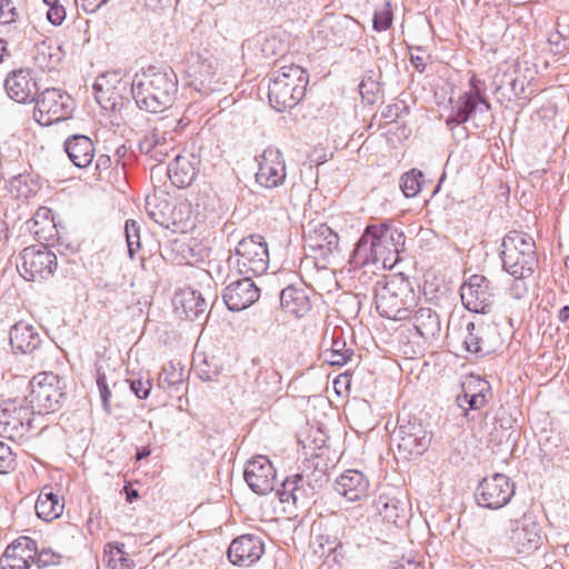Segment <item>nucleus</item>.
<instances>
[{
	"label": "nucleus",
	"mask_w": 569,
	"mask_h": 569,
	"mask_svg": "<svg viewBox=\"0 0 569 569\" xmlns=\"http://www.w3.org/2000/svg\"><path fill=\"white\" fill-rule=\"evenodd\" d=\"M410 62L418 72L423 73L426 71L427 61L425 57L410 52Z\"/></svg>",
	"instance_id": "64"
},
{
	"label": "nucleus",
	"mask_w": 569,
	"mask_h": 569,
	"mask_svg": "<svg viewBox=\"0 0 569 569\" xmlns=\"http://www.w3.org/2000/svg\"><path fill=\"white\" fill-rule=\"evenodd\" d=\"M63 149L73 166L80 169L89 167L94 159V143L86 134L76 133L68 137Z\"/></svg>",
	"instance_id": "30"
},
{
	"label": "nucleus",
	"mask_w": 569,
	"mask_h": 569,
	"mask_svg": "<svg viewBox=\"0 0 569 569\" xmlns=\"http://www.w3.org/2000/svg\"><path fill=\"white\" fill-rule=\"evenodd\" d=\"M468 87L469 89L456 100L449 99L451 111L446 119V126L450 129L467 122H471L477 129L486 127L488 113L491 111L487 84L476 73H472L468 80Z\"/></svg>",
	"instance_id": "3"
},
{
	"label": "nucleus",
	"mask_w": 569,
	"mask_h": 569,
	"mask_svg": "<svg viewBox=\"0 0 569 569\" xmlns=\"http://www.w3.org/2000/svg\"><path fill=\"white\" fill-rule=\"evenodd\" d=\"M279 383L280 376L276 370H268L262 368L258 370L254 379V386L259 392H273Z\"/></svg>",
	"instance_id": "48"
},
{
	"label": "nucleus",
	"mask_w": 569,
	"mask_h": 569,
	"mask_svg": "<svg viewBox=\"0 0 569 569\" xmlns=\"http://www.w3.org/2000/svg\"><path fill=\"white\" fill-rule=\"evenodd\" d=\"M369 480L359 470H347L341 473L335 481V490L349 501H359L368 497Z\"/></svg>",
	"instance_id": "28"
},
{
	"label": "nucleus",
	"mask_w": 569,
	"mask_h": 569,
	"mask_svg": "<svg viewBox=\"0 0 569 569\" xmlns=\"http://www.w3.org/2000/svg\"><path fill=\"white\" fill-rule=\"evenodd\" d=\"M428 427V422L416 416L398 417L397 427L391 433V445L397 447V459L410 461L428 450L432 439Z\"/></svg>",
	"instance_id": "7"
},
{
	"label": "nucleus",
	"mask_w": 569,
	"mask_h": 569,
	"mask_svg": "<svg viewBox=\"0 0 569 569\" xmlns=\"http://www.w3.org/2000/svg\"><path fill=\"white\" fill-rule=\"evenodd\" d=\"M29 393L23 401L34 415L46 416L59 411L68 400L66 385L52 372H41L27 382Z\"/></svg>",
	"instance_id": "6"
},
{
	"label": "nucleus",
	"mask_w": 569,
	"mask_h": 569,
	"mask_svg": "<svg viewBox=\"0 0 569 569\" xmlns=\"http://www.w3.org/2000/svg\"><path fill=\"white\" fill-rule=\"evenodd\" d=\"M33 561L38 569H44L49 567H57L62 563L64 556L51 547L42 545L41 547L36 541V550L32 552Z\"/></svg>",
	"instance_id": "45"
},
{
	"label": "nucleus",
	"mask_w": 569,
	"mask_h": 569,
	"mask_svg": "<svg viewBox=\"0 0 569 569\" xmlns=\"http://www.w3.org/2000/svg\"><path fill=\"white\" fill-rule=\"evenodd\" d=\"M542 528L530 508L509 519L507 536L518 553L531 555L542 545Z\"/></svg>",
	"instance_id": "9"
},
{
	"label": "nucleus",
	"mask_w": 569,
	"mask_h": 569,
	"mask_svg": "<svg viewBox=\"0 0 569 569\" xmlns=\"http://www.w3.org/2000/svg\"><path fill=\"white\" fill-rule=\"evenodd\" d=\"M36 550V540L21 536L13 540L0 558L1 569H30Z\"/></svg>",
	"instance_id": "26"
},
{
	"label": "nucleus",
	"mask_w": 569,
	"mask_h": 569,
	"mask_svg": "<svg viewBox=\"0 0 569 569\" xmlns=\"http://www.w3.org/2000/svg\"><path fill=\"white\" fill-rule=\"evenodd\" d=\"M264 553V542L260 536L244 533L232 539L228 550L227 558L238 567H250Z\"/></svg>",
	"instance_id": "22"
},
{
	"label": "nucleus",
	"mask_w": 569,
	"mask_h": 569,
	"mask_svg": "<svg viewBox=\"0 0 569 569\" xmlns=\"http://www.w3.org/2000/svg\"><path fill=\"white\" fill-rule=\"evenodd\" d=\"M372 507L388 522L397 525L398 520L403 518V505L399 499L388 493H381L373 499Z\"/></svg>",
	"instance_id": "39"
},
{
	"label": "nucleus",
	"mask_w": 569,
	"mask_h": 569,
	"mask_svg": "<svg viewBox=\"0 0 569 569\" xmlns=\"http://www.w3.org/2000/svg\"><path fill=\"white\" fill-rule=\"evenodd\" d=\"M243 478L249 488L259 496H266L276 490L277 471L266 456H254L247 461Z\"/></svg>",
	"instance_id": "19"
},
{
	"label": "nucleus",
	"mask_w": 569,
	"mask_h": 569,
	"mask_svg": "<svg viewBox=\"0 0 569 569\" xmlns=\"http://www.w3.org/2000/svg\"><path fill=\"white\" fill-rule=\"evenodd\" d=\"M387 569H418V563L410 559L402 558L400 561H391Z\"/></svg>",
	"instance_id": "61"
},
{
	"label": "nucleus",
	"mask_w": 569,
	"mask_h": 569,
	"mask_svg": "<svg viewBox=\"0 0 569 569\" xmlns=\"http://www.w3.org/2000/svg\"><path fill=\"white\" fill-rule=\"evenodd\" d=\"M199 164L200 160L192 154H177L168 166L171 183L180 189L191 186L199 173Z\"/></svg>",
	"instance_id": "29"
},
{
	"label": "nucleus",
	"mask_w": 569,
	"mask_h": 569,
	"mask_svg": "<svg viewBox=\"0 0 569 569\" xmlns=\"http://www.w3.org/2000/svg\"><path fill=\"white\" fill-rule=\"evenodd\" d=\"M361 99L367 104H375L381 92V84L373 78V71L365 76L359 84Z\"/></svg>",
	"instance_id": "46"
},
{
	"label": "nucleus",
	"mask_w": 569,
	"mask_h": 569,
	"mask_svg": "<svg viewBox=\"0 0 569 569\" xmlns=\"http://www.w3.org/2000/svg\"><path fill=\"white\" fill-rule=\"evenodd\" d=\"M254 276L230 274L229 283L222 291L223 302L229 311L239 312L251 307L260 297V289L253 281Z\"/></svg>",
	"instance_id": "17"
},
{
	"label": "nucleus",
	"mask_w": 569,
	"mask_h": 569,
	"mask_svg": "<svg viewBox=\"0 0 569 569\" xmlns=\"http://www.w3.org/2000/svg\"><path fill=\"white\" fill-rule=\"evenodd\" d=\"M32 231L38 240H50L53 237L54 220L53 211L48 207H40L30 220Z\"/></svg>",
	"instance_id": "42"
},
{
	"label": "nucleus",
	"mask_w": 569,
	"mask_h": 569,
	"mask_svg": "<svg viewBox=\"0 0 569 569\" xmlns=\"http://www.w3.org/2000/svg\"><path fill=\"white\" fill-rule=\"evenodd\" d=\"M17 269L27 281H42L53 276L57 269V256L43 244L24 248L19 256Z\"/></svg>",
	"instance_id": "13"
},
{
	"label": "nucleus",
	"mask_w": 569,
	"mask_h": 569,
	"mask_svg": "<svg viewBox=\"0 0 569 569\" xmlns=\"http://www.w3.org/2000/svg\"><path fill=\"white\" fill-rule=\"evenodd\" d=\"M33 116L43 126H51L70 119L76 109V100L66 90L47 88L38 94Z\"/></svg>",
	"instance_id": "10"
},
{
	"label": "nucleus",
	"mask_w": 569,
	"mask_h": 569,
	"mask_svg": "<svg viewBox=\"0 0 569 569\" xmlns=\"http://www.w3.org/2000/svg\"><path fill=\"white\" fill-rule=\"evenodd\" d=\"M162 133H163V139H160V141H158L157 147L150 157L151 159H153L154 161H157L159 163L163 162L166 160V158L169 156V152L173 150V146H172L173 137L170 136L168 138V134H170V132H168V130L162 131Z\"/></svg>",
	"instance_id": "55"
},
{
	"label": "nucleus",
	"mask_w": 569,
	"mask_h": 569,
	"mask_svg": "<svg viewBox=\"0 0 569 569\" xmlns=\"http://www.w3.org/2000/svg\"><path fill=\"white\" fill-rule=\"evenodd\" d=\"M515 492V482L505 473L496 472L479 482L475 491V499L478 506L497 510L508 505Z\"/></svg>",
	"instance_id": "15"
},
{
	"label": "nucleus",
	"mask_w": 569,
	"mask_h": 569,
	"mask_svg": "<svg viewBox=\"0 0 569 569\" xmlns=\"http://www.w3.org/2000/svg\"><path fill=\"white\" fill-rule=\"evenodd\" d=\"M128 383L131 392L140 400H144L150 396L152 389V382L149 373L146 376L142 373L132 375L124 381Z\"/></svg>",
	"instance_id": "49"
},
{
	"label": "nucleus",
	"mask_w": 569,
	"mask_h": 569,
	"mask_svg": "<svg viewBox=\"0 0 569 569\" xmlns=\"http://www.w3.org/2000/svg\"><path fill=\"white\" fill-rule=\"evenodd\" d=\"M33 410L23 401V397L0 401V429L3 433H8L10 439L22 438L33 430Z\"/></svg>",
	"instance_id": "14"
},
{
	"label": "nucleus",
	"mask_w": 569,
	"mask_h": 569,
	"mask_svg": "<svg viewBox=\"0 0 569 569\" xmlns=\"http://www.w3.org/2000/svg\"><path fill=\"white\" fill-rule=\"evenodd\" d=\"M256 181L267 189L283 184L287 172L282 152L274 147H268L260 156Z\"/></svg>",
	"instance_id": "21"
},
{
	"label": "nucleus",
	"mask_w": 569,
	"mask_h": 569,
	"mask_svg": "<svg viewBox=\"0 0 569 569\" xmlns=\"http://www.w3.org/2000/svg\"><path fill=\"white\" fill-rule=\"evenodd\" d=\"M238 274L261 276L269 267V250L264 237L252 233L242 238L234 248Z\"/></svg>",
	"instance_id": "11"
},
{
	"label": "nucleus",
	"mask_w": 569,
	"mask_h": 569,
	"mask_svg": "<svg viewBox=\"0 0 569 569\" xmlns=\"http://www.w3.org/2000/svg\"><path fill=\"white\" fill-rule=\"evenodd\" d=\"M4 90L8 97L18 103L34 102L39 94V87L33 70L20 68L10 71L4 80Z\"/></svg>",
	"instance_id": "20"
},
{
	"label": "nucleus",
	"mask_w": 569,
	"mask_h": 569,
	"mask_svg": "<svg viewBox=\"0 0 569 569\" xmlns=\"http://www.w3.org/2000/svg\"><path fill=\"white\" fill-rule=\"evenodd\" d=\"M67 16L64 7L60 3L58 6H51L47 11V19L48 21L58 27L62 24Z\"/></svg>",
	"instance_id": "58"
},
{
	"label": "nucleus",
	"mask_w": 569,
	"mask_h": 569,
	"mask_svg": "<svg viewBox=\"0 0 569 569\" xmlns=\"http://www.w3.org/2000/svg\"><path fill=\"white\" fill-rule=\"evenodd\" d=\"M410 108L405 100L388 104L381 111V117L389 122H396L401 116L409 114Z\"/></svg>",
	"instance_id": "53"
},
{
	"label": "nucleus",
	"mask_w": 569,
	"mask_h": 569,
	"mask_svg": "<svg viewBox=\"0 0 569 569\" xmlns=\"http://www.w3.org/2000/svg\"><path fill=\"white\" fill-rule=\"evenodd\" d=\"M130 92L136 106L146 112L169 110L178 93V77L168 66H148L133 77Z\"/></svg>",
	"instance_id": "1"
},
{
	"label": "nucleus",
	"mask_w": 569,
	"mask_h": 569,
	"mask_svg": "<svg viewBox=\"0 0 569 569\" xmlns=\"http://www.w3.org/2000/svg\"><path fill=\"white\" fill-rule=\"evenodd\" d=\"M416 332L428 343L437 341L441 333L440 316L431 308H419L411 317Z\"/></svg>",
	"instance_id": "33"
},
{
	"label": "nucleus",
	"mask_w": 569,
	"mask_h": 569,
	"mask_svg": "<svg viewBox=\"0 0 569 569\" xmlns=\"http://www.w3.org/2000/svg\"><path fill=\"white\" fill-rule=\"evenodd\" d=\"M416 281L402 273L385 276L373 286L378 313L386 319L401 321L409 319L419 300Z\"/></svg>",
	"instance_id": "2"
},
{
	"label": "nucleus",
	"mask_w": 569,
	"mask_h": 569,
	"mask_svg": "<svg viewBox=\"0 0 569 569\" xmlns=\"http://www.w3.org/2000/svg\"><path fill=\"white\" fill-rule=\"evenodd\" d=\"M316 487L308 477L302 473H296L287 477L276 489V495L280 502H292L296 507H306L316 496Z\"/></svg>",
	"instance_id": "23"
},
{
	"label": "nucleus",
	"mask_w": 569,
	"mask_h": 569,
	"mask_svg": "<svg viewBox=\"0 0 569 569\" xmlns=\"http://www.w3.org/2000/svg\"><path fill=\"white\" fill-rule=\"evenodd\" d=\"M307 240L311 249L326 251L327 253H332L339 244L338 233L325 223L310 231Z\"/></svg>",
	"instance_id": "38"
},
{
	"label": "nucleus",
	"mask_w": 569,
	"mask_h": 569,
	"mask_svg": "<svg viewBox=\"0 0 569 569\" xmlns=\"http://www.w3.org/2000/svg\"><path fill=\"white\" fill-rule=\"evenodd\" d=\"M499 257L502 268L515 280L530 277L538 264L536 244L528 233L511 230L502 239Z\"/></svg>",
	"instance_id": "5"
},
{
	"label": "nucleus",
	"mask_w": 569,
	"mask_h": 569,
	"mask_svg": "<svg viewBox=\"0 0 569 569\" xmlns=\"http://www.w3.org/2000/svg\"><path fill=\"white\" fill-rule=\"evenodd\" d=\"M16 458L10 446L0 441V473H8L14 470Z\"/></svg>",
	"instance_id": "57"
},
{
	"label": "nucleus",
	"mask_w": 569,
	"mask_h": 569,
	"mask_svg": "<svg viewBox=\"0 0 569 569\" xmlns=\"http://www.w3.org/2000/svg\"><path fill=\"white\" fill-rule=\"evenodd\" d=\"M130 89V83L118 81L117 86H112L107 81V76H101L93 84L94 98L100 107L112 112L121 111L126 104L130 103L122 91Z\"/></svg>",
	"instance_id": "25"
},
{
	"label": "nucleus",
	"mask_w": 569,
	"mask_h": 569,
	"mask_svg": "<svg viewBox=\"0 0 569 569\" xmlns=\"http://www.w3.org/2000/svg\"><path fill=\"white\" fill-rule=\"evenodd\" d=\"M9 187L11 192H16L18 199H29L37 194L40 190L38 179L32 178L30 174H18L10 179Z\"/></svg>",
	"instance_id": "43"
},
{
	"label": "nucleus",
	"mask_w": 569,
	"mask_h": 569,
	"mask_svg": "<svg viewBox=\"0 0 569 569\" xmlns=\"http://www.w3.org/2000/svg\"><path fill=\"white\" fill-rule=\"evenodd\" d=\"M308 83L309 73L306 69L295 63L281 66L269 81L270 106L277 112L291 110L305 98Z\"/></svg>",
	"instance_id": "4"
},
{
	"label": "nucleus",
	"mask_w": 569,
	"mask_h": 569,
	"mask_svg": "<svg viewBox=\"0 0 569 569\" xmlns=\"http://www.w3.org/2000/svg\"><path fill=\"white\" fill-rule=\"evenodd\" d=\"M393 21V11L389 1L385 2L383 8L376 10L372 19V28L377 32L387 31L391 28Z\"/></svg>",
	"instance_id": "51"
},
{
	"label": "nucleus",
	"mask_w": 569,
	"mask_h": 569,
	"mask_svg": "<svg viewBox=\"0 0 569 569\" xmlns=\"http://www.w3.org/2000/svg\"><path fill=\"white\" fill-rule=\"evenodd\" d=\"M190 123L189 119L186 117H181L179 119L172 120L171 123H167L166 127L170 128V133L176 132L180 133L182 130Z\"/></svg>",
	"instance_id": "62"
},
{
	"label": "nucleus",
	"mask_w": 569,
	"mask_h": 569,
	"mask_svg": "<svg viewBox=\"0 0 569 569\" xmlns=\"http://www.w3.org/2000/svg\"><path fill=\"white\" fill-rule=\"evenodd\" d=\"M503 345V339L496 322L473 318L465 327L462 349L476 359L495 353Z\"/></svg>",
	"instance_id": "8"
},
{
	"label": "nucleus",
	"mask_w": 569,
	"mask_h": 569,
	"mask_svg": "<svg viewBox=\"0 0 569 569\" xmlns=\"http://www.w3.org/2000/svg\"><path fill=\"white\" fill-rule=\"evenodd\" d=\"M64 503L53 492L52 487H44L34 505L37 516L44 521H52L63 512Z\"/></svg>",
	"instance_id": "37"
},
{
	"label": "nucleus",
	"mask_w": 569,
	"mask_h": 569,
	"mask_svg": "<svg viewBox=\"0 0 569 569\" xmlns=\"http://www.w3.org/2000/svg\"><path fill=\"white\" fill-rule=\"evenodd\" d=\"M9 342L13 353L28 355L40 347L42 339L33 326L19 321L9 331Z\"/></svg>",
	"instance_id": "31"
},
{
	"label": "nucleus",
	"mask_w": 569,
	"mask_h": 569,
	"mask_svg": "<svg viewBox=\"0 0 569 569\" xmlns=\"http://www.w3.org/2000/svg\"><path fill=\"white\" fill-rule=\"evenodd\" d=\"M216 70V62L207 50L191 53L186 69V86L198 92L200 97H209L219 90Z\"/></svg>",
	"instance_id": "12"
},
{
	"label": "nucleus",
	"mask_w": 569,
	"mask_h": 569,
	"mask_svg": "<svg viewBox=\"0 0 569 569\" xmlns=\"http://www.w3.org/2000/svg\"><path fill=\"white\" fill-rule=\"evenodd\" d=\"M19 19V11L13 0H0V24H10Z\"/></svg>",
	"instance_id": "56"
},
{
	"label": "nucleus",
	"mask_w": 569,
	"mask_h": 569,
	"mask_svg": "<svg viewBox=\"0 0 569 569\" xmlns=\"http://www.w3.org/2000/svg\"><path fill=\"white\" fill-rule=\"evenodd\" d=\"M372 230L373 229L370 224H368L355 243V248L350 256V263L355 268H361L370 263L382 261V258L379 256L376 239L372 237Z\"/></svg>",
	"instance_id": "32"
},
{
	"label": "nucleus",
	"mask_w": 569,
	"mask_h": 569,
	"mask_svg": "<svg viewBox=\"0 0 569 569\" xmlns=\"http://www.w3.org/2000/svg\"><path fill=\"white\" fill-rule=\"evenodd\" d=\"M176 312L188 321H204L207 319V301L198 290L187 288L174 295Z\"/></svg>",
	"instance_id": "27"
},
{
	"label": "nucleus",
	"mask_w": 569,
	"mask_h": 569,
	"mask_svg": "<svg viewBox=\"0 0 569 569\" xmlns=\"http://www.w3.org/2000/svg\"><path fill=\"white\" fill-rule=\"evenodd\" d=\"M194 371L202 381H217L222 366L216 357H204L200 363L196 365Z\"/></svg>",
	"instance_id": "47"
},
{
	"label": "nucleus",
	"mask_w": 569,
	"mask_h": 569,
	"mask_svg": "<svg viewBox=\"0 0 569 569\" xmlns=\"http://www.w3.org/2000/svg\"><path fill=\"white\" fill-rule=\"evenodd\" d=\"M163 139V133L159 129L154 128L151 132L143 136L138 142V149L141 153L151 157L153 150L157 147L158 141Z\"/></svg>",
	"instance_id": "54"
},
{
	"label": "nucleus",
	"mask_w": 569,
	"mask_h": 569,
	"mask_svg": "<svg viewBox=\"0 0 569 569\" xmlns=\"http://www.w3.org/2000/svg\"><path fill=\"white\" fill-rule=\"evenodd\" d=\"M96 382H97V387L99 389L102 408L107 413H111V405H110L111 390L107 382V376L101 370V368L97 369Z\"/></svg>",
	"instance_id": "52"
},
{
	"label": "nucleus",
	"mask_w": 569,
	"mask_h": 569,
	"mask_svg": "<svg viewBox=\"0 0 569 569\" xmlns=\"http://www.w3.org/2000/svg\"><path fill=\"white\" fill-rule=\"evenodd\" d=\"M146 210L151 220L166 229L178 226L179 220L176 217L177 206L166 198L157 196L147 197Z\"/></svg>",
	"instance_id": "35"
},
{
	"label": "nucleus",
	"mask_w": 569,
	"mask_h": 569,
	"mask_svg": "<svg viewBox=\"0 0 569 569\" xmlns=\"http://www.w3.org/2000/svg\"><path fill=\"white\" fill-rule=\"evenodd\" d=\"M353 355V349L347 348L343 329L335 327L330 336V346L322 352L325 361L330 366L342 367L351 360Z\"/></svg>",
	"instance_id": "36"
},
{
	"label": "nucleus",
	"mask_w": 569,
	"mask_h": 569,
	"mask_svg": "<svg viewBox=\"0 0 569 569\" xmlns=\"http://www.w3.org/2000/svg\"><path fill=\"white\" fill-rule=\"evenodd\" d=\"M425 182L423 172L412 168L401 176L399 186L406 198H413L422 190Z\"/></svg>",
	"instance_id": "44"
},
{
	"label": "nucleus",
	"mask_w": 569,
	"mask_h": 569,
	"mask_svg": "<svg viewBox=\"0 0 569 569\" xmlns=\"http://www.w3.org/2000/svg\"><path fill=\"white\" fill-rule=\"evenodd\" d=\"M372 237L376 239L379 249V256L382 258V264L386 267L390 256L396 257L400 251L405 250L406 236L402 230L391 222H382L379 224H370Z\"/></svg>",
	"instance_id": "24"
},
{
	"label": "nucleus",
	"mask_w": 569,
	"mask_h": 569,
	"mask_svg": "<svg viewBox=\"0 0 569 569\" xmlns=\"http://www.w3.org/2000/svg\"><path fill=\"white\" fill-rule=\"evenodd\" d=\"M112 166V159L108 154H99L94 163V176L101 177L103 172L109 171Z\"/></svg>",
	"instance_id": "60"
},
{
	"label": "nucleus",
	"mask_w": 569,
	"mask_h": 569,
	"mask_svg": "<svg viewBox=\"0 0 569 569\" xmlns=\"http://www.w3.org/2000/svg\"><path fill=\"white\" fill-rule=\"evenodd\" d=\"M64 57L66 51L62 49L61 44H53L51 42L43 41L38 46L34 59L40 68L52 71L58 68Z\"/></svg>",
	"instance_id": "41"
},
{
	"label": "nucleus",
	"mask_w": 569,
	"mask_h": 569,
	"mask_svg": "<svg viewBox=\"0 0 569 569\" xmlns=\"http://www.w3.org/2000/svg\"><path fill=\"white\" fill-rule=\"evenodd\" d=\"M163 382L169 387H174L182 383V372H177L173 365L170 363L169 368H163Z\"/></svg>",
	"instance_id": "59"
},
{
	"label": "nucleus",
	"mask_w": 569,
	"mask_h": 569,
	"mask_svg": "<svg viewBox=\"0 0 569 569\" xmlns=\"http://www.w3.org/2000/svg\"><path fill=\"white\" fill-rule=\"evenodd\" d=\"M460 298L467 310L486 315L495 303V287L487 277L475 273L461 284Z\"/></svg>",
	"instance_id": "16"
},
{
	"label": "nucleus",
	"mask_w": 569,
	"mask_h": 569,
	"mask_svg": "<svg viewBox=\"0 0 569 569\" xmlns=\"http://www.w3.org/2000/svg\"><path fill=\"white\" fill-rule=\"evenodd\" d=\"M141 226L133 219H128L124 223V236L128 247V254L131 259H134V254L141 249L140 241Z\"/></svg>",
	"instance_id": "50"
},
{
	"label": "nucleus",
	"mask_w": 569,
	"mask_h": 569,
	"mask_svg": "<svg viewBox=\"0 0 569 569\" xmlns=\"http://www.w3.org/2000/svg\"><path fill=\"white\" fill-rule=\"evenodd\" d=\"M103 561L107 569H133L134 562L124 550V543L111 541L103 549Z\"/></svg>",
	"instance_id": "40"
},
{
	"label": "nucleus",
	"mask_w": 569,
	"mask_h": 569,
	"mask_svg": "<svg viewBox=\"0 0 569 569\" xmlns=\"http://www.w3.org/2000/svg\"><path fill=\"white\" fill-rule=\"evenodd\" d=\"M461 392L456 396L455 403L461 409V416L469 419L471 411L480 410L492 396L489 381L476 375H470L460 383Z\"/></svg>",
	"instance_id": "18"
},
{
	"label": "nucleus",
	"mask_w": 569,
	"mask_h": 569,
	"mask_svg": "<svg viewBox=\"0 0 569 569\" xmlns=\"http://www.w3.org/2000/svg\"><path fill=\"white\" fill-rule=\"evenodd\" d=\"M282 310L301 318L311 310V300L302 286L289 284L280 292Z\"/></svg>",
	"instance_id": "34"
},
{
	"label": "nucleus",
	"mask_w": 569,
	"mask_h": 569,
	"mask_svg": "<svg viewBox=\"0 0 569 569\" xmlns=\"http://www.w3.org/2000/svg\"><path fill=\"white\" fill-rule=\"evenodd\" d=\"M508 84L516 98H521V96L525 93V81H519L518 78H510Z\"/></svg>",
	"instance_id": "63"
}]
</instances>
